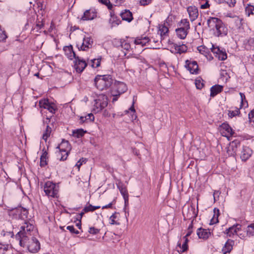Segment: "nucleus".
<instances>
[{"mask_svg": "<svg viewBox=\"0 0 254 254\" xmlns=\"http://www.w3.org/2000/svg\"><path fill=\"white\" fill-rule=\"evenodd\" d=\"M208 26L214 32L217 37L226 36L228 33V29L222 21L217 17H210L207 21Z\"/></svg>", "mask_w": 254, "mask_h": 254, "instance_id": "f257e3e1", "label": "nucleus"}, {"mask_svg": "<svg viewBox=\"0 0 254 254\" xmlns=\"http://www.w3.org/2000/svg\"><path fill=\"white\" fill-rule=\"evenodd\" d=\"M113 79L111 75H98L94 79V84L99 90H106L111 86Z\"/></svg>", "mask_w": 254, "mask_h": 254, "instance_id": "f03ea898", "label": "nucleus"}, {"mask_svg": "<svg viewBox=\"0 0 254 254\" xmlns=\"http://www.w3.org/2000/svg\"><path fill=\"white\" fill-rule=\"evenodd\" d=\"M44 190L47 196L57 197L59 192V186L52 182L47 181L44 185Z\"/></svg>", "mask_w": 254, "mask_h": 254, "instance_id": "7ed1b4c3", "label": "nucleus"}, {"mask_svg": "<svg viewBox=\"0 0 254 254\" xmlns=\"http://www.w3.org/2000/svg\"><path fill=\"white\" fill-rule=\"evenodd\" d=\"M108 98L105 95H100L98 98L94 100V109L93 110L98 113L108 105Z\"/></svg>", "mask_w": 254, "mask_h": 254, "instance_id": "20e7f679", "label": "nucleus"}, {"mask_svg": "<svg viewBox=\"0 0 254 254\" xmlns=\"http://www.w3.org/2000/svg\"><path fill=\"white\" fill-rule=\"evenodd\" d=\"M127 90V86L124 82L115 81L111 93L113 96H120L126 92Z\"/></svg>", "mask_w": 254, "mask_h": 254, "instance_id": "39448f33", "label": "nucleus"}, {"mask_svg": "<svg viewBox=\"0 0 254 254\" xmlns=\"http://www.w3.org/2000/svg\"><path fill=\"white\" fill-rule=\"evenodd\" d=\"M39 106L40 108L48 110L52 115L55 114L58 110L56 105L52 102H50L47 99L40 100Z\"/></svg>", "mask_w": 254, "mask_h": 254, "instance_id": "423d86ee", "label": "nucleus"}, {"mask_svg": "<svg viewBox=\"0 0 254 254\" xmlns=\"http://www.w3.org/2000/svg\"><path fill=\"white\" fill-rule=\"evenodd\" d=\"M57 148L60 149V151L62 155L60 160H65L69 153L68 149H70L68 141L63 140L61 144L57 147Z\"/></svg>", "mask_w": 254, "mask_h": 254, "instance_id": "0eeeda50", "label": "nucleus"}, {"mask_svg": "<svg viewBox=\"0 0 254 254\" xmlns=\"http://www.w3.org/2000/svg\"><path fill=\"white\" fill-rule=\"evenodd\" d=\"M28 251L31 253H37L40 249V244L38 240L35 238L32 237L28 244L26 247Z\"/></svg>", "mask_w": 254, "mask_h": 254, "instance_id": "6e6552de", "label": "nucleus"}, {"mask_svg": "<svg viewBox=\"0 0 254 254\" xmlns=\"http://www.w3.org/2000/svg\"><path fill=\"white\" fill-rule=\"evenodd\" d=\"M93 41L90 37H85L82 43H78L76 45L79 50L86 51L92 46Z\"/></svg>", "mask_w": 254, "mask_h": 254, "instance_id": "1a4fd4ad", "label": "nucleus"}, {"mask_svg": "<svg viewBox=\"0 0 254 254\" xmlns=\"http://www.w3.org/2000/svg\"><path fill=\"white\" fill-rule=\"evenodd\" d=\"M74 59V66L76 71L78 73L82 72L86 67L87 65V63L85 61L81 59L78 56H77Z\"/></svg>", "mask_w": 254, "mask_h": 254, "instance_id": "9d476101", "label": "nucleus"}, {"mask_svg": "<svg viewBox=\"0 0 254 254\" xmlns=\"http://www.w3.org/2000/svg\"><path fill=\"white\" fill-rule=\"evenodd\" d=\"M15 238L18 241L19 244L21 247L25 248L28 244V235H24L22 231L18 232L15 235Z\"/></svg>", "mask_w": 254, "mask_h": 254, "instance_id": "9b49d317", "label": "nucleus"}, {"mask_svg": "<svg viewBox=\"0 0 254 254\" xmlns=\"http://www.w3.org/2000/svg\"><path fill=\"white\" fill-rule=\"evenodd\" d=\"M117 186L121 193L123 196L125 205H126L128 202V194L127 187L121 181H119L117 183Z\"/></svg>", "mask_w": 254, "mask_h": 254, "instance_id": "f8f14e48", "label": "nucleus"}, {"mask_svg": "<svg viewBox=\"0 0 254 254\" xmlns=\"http://www.w3.org/2000/svg\"><path fill=\"white\" fill-rule=\"evenodd\" d=\"M186 67L190 73L194 74L198 73V66L196 62L187 61Z\"/></svg>", "mask_w": 254, "mask_h": 254, "instance_id": "ddd939ff", "label": "nucleus"}, {"mask_svg": "<svg viewBox=\"0 0 254 254\" xmlns=\"http://www.w3.org/2000/svg\"><path fill=\"white\" fill-rule=\"evenodd\" d=\"M252 153L253 151L249 147H243L240 156L242 160L243 161L247 160L251 156Z\"/></svg>", "mask_w": 254, "mask_h": 254, "instance_id": "4468645a", "label": "nucleus"}, {"mask_svg": "<svg viewBox=\"0 0 254 254\" xmlns=\"http://www.w3.org/2000/svg\"><path fill=\"white\" fill-rule=\"evenodd\" d=\"M34 227L32 224L25 222L24 224L21 227V230L19 232H25L23 233L24 235H28L29 237L32 235V232L34 230Z\"/></svg>", "mask_w": 254, "mask_h": 254, "instance_id": "2eb2a0df", "label": "nucleus"}, {"mask_svg": "<svg viewBox=\"0 0 254 254\" xmlns=\"http://www.w3.org/2000/svg\"><path fill=\"white\" fill-rule=\"evenodd\" d=\"M172 48L174 49V52L176 53H179L181 54L186 52L188 48L185 44H180V43L179 44L175 43H172L171 44Z\"/></svg>", "mask_w": 254, "mask_h": 254, "instance_id": "dca6fc26", "label": "nucleus"}, {"mask_svg": "<svg viewBox=\"0 0 254 254\" xmlns=\"http://www.w3.org/2000/svg\"><path fill=\"white\" fill-rule=\"evenodd\" d=\"M191 21L195 20L198 15V9L195 6H189L187 9Z\"/></svg>", "mask_w": 254, "mask_h": 254, "instance_id": "f3484780", "label": "nucleus"}, {"mask_svg": "<svg viewBox=\"0 0 254 254\" xmlns=\"http://www.w3.org/2000/svg\"><path fill=\"white\" fill-rule=\"evenodd\" d=\"M64 50L66 57L70 60L75 59L77 57L75 53L73 51L72 47L71 45L64 47Z\"/></svg>", "mask_w": 254, "mask_h": 254, "instance_id": "a211bd4d", "label": "nucleus"}, {"mask_svg": "<svg viewBox=\"0 0 254 254\" xmlns=\"http://www.w3.org/2000/svg\"><path fill=\"white\" fill-rule=\"evenodd\" d=\"M120 15L123 20L129 22L133 19L132 14L128 9H125L121 13Z\"/></svg>", "mask_w": 254, "mask_h": 254, "instance_id": "6ab92c4d", "label": "nucleus"}, {"mask_svg": "<svg viewBox=\"0 0 254 254\" xmlns=\"http://www.w3.org/2000/svg\"><path fill=\"white\" fill-rule=\"evenodd\" d=\"M234 244V241L231 240H228L226 242L224 246L222 249V251L224 254L229 253L233 249V246Z\"/></svg>", "mask_w": 254, "mask_h": 254, "instance_id": "aec40b11", "label": "nucleus"}, {"mask_svg": "<svg viewBox=\"0 0 254 254\" xmlns=\"http://www.w3.org/2000/svg\"><path fill=\"white\" fill-rule=\"evenodd\" d=\"M197 235L199 239L206 240L209 237L210 233L207 230L200 228L198 229L197 231Z\"/></svg>", "mask_w": 254, "mask_h": 254, "instance_id": "412c9836", "label": "nucleus"}, {"mask_svg": "<svg viewBox=\"0 0 254 254\" xmlns=\"http://www.w3.org/2000/svg\"><path fill=\"white\" fill-rule=\"evenodd\" d=\"M96 16V13L90 10H86L83 14L81 19L83 20H90L93 19Z\"/></svg>", "mask_w": 254, "mask_h": 254, "instance_id": "4be33fe9", "label": "nucleus"}, {"mask_svg": "<svg viewBox=\"0 0 254 254\" xmlns=\"http://www.w3.org/2000/svg\"><path fill=\"white\" fill-rule=\"evenodd\" d=\"M197 49L200 54L203 55L205 57L207 58V59L209 60H211L213 59V57H211V56L209 54V49L207 48L205 46H198Z\"/></svg>", "mask_w": 254, "mask_h": 254, "instance_id": "5701e85b", "label": "nucleus"}, {"mask_svg": "<svg viewBox=\"0 0 254 254\" xmlns=\"http://www.w3.org/2000/svg\"><path fill=\"white\" fill-rule=\"evenodd\" d=\"M221 127L225 131V136H232L235 133L231 127L227 124H222L221 126ZM223 133H224V132Z\"/></svg>", "mask_w": 254, "mask_h": 254, "instance_id": "b1692460", "label": "nucleus"}, {"mask_svg": "<svg viewBox=\"0 0 254 254\" xmlns=\"http://www.w3.org/2000/svg\"><path fill=\"white\" fill-rule=\"evenodd\" d=\"M223 90V86L220 85H215L211 87L210 95L212 97H214L217 94L220 93Z\"/></svg>", "mask_w": 254, "mask_h": 254, "instance_id": "393cba45", "label": "nucleus"}, {"mask_svg": "<svg viewBox=\"0 0 254 254\" xmlns=\"http://www.w3.org/2000/svg\"><path fill=\"white\" fill-rule=\"evenodd\" d=\"M188 30L178 28L176 29V34L181 39H185L188 34Z\"/></svg>", "mask_w": 254, "mask_h": 254, "instance_id": "a878e982", "label": "nucleus"}, {"mask_svg": "<svg viewBox=\"0 0 254 254\" xmlns=\"http://www.w3.org/2000/svg\"><path fill=\"white\" fill-rule=\"evenodd\" d=\"M0 254H11V248L7 244L0 243Z\"/></svg>", "mask_w": 254, "mask_h": 254, "instance_id": "bb28decb", "label": "nucleus"}, {"mask_svg": "<svg viewBox=\"0 0 254 254\" xmlns=\"http://www.w3.org/2000/svg\"><path fill=\"white\" fill-rule=\"evenodd\" d=\"M149 42H151V40L149 39L148 37H144L143 38H137L134 40V43L136 45H141L142 46H145Z\"/></svg>", "mask_w": 254, "mask_h": 254, "instance_id": "cd10ccee", "label": "nucleus"}, {"mask_svg": "<svg viewBox=\"0 0 254 254\" xmlns=\"http://www.w3.org/2000/svg\"><path fill=\"white\" fill-rule=\"evenodd\" d=\"M94 120V117L93 114L90 113L85 117L81 116L80 118V123L83 124L88 121L92 122Z\"/></svg>", "mask_w": 254, "mask_h": 254, "instance_id": "c85d7f7f", "label": "nucleus"}, {"mask_svg": "<svg viewBox=\"0 0 254 254\" xmlns=\"http://www.w3.org/2000/svg\"><path fill=\"white\" fill-rule=\"evenodd\" d=\"M214 211V215L212 218L211 219L210 222V225H213L214 224L217 223L218 222V216L219 215V210L218 209L215 208L213 210Z\"/></svg>", "mask_w": 254, "mask_h": 254, "instance_id": "c756f323", "label": "nucleus"}, {"mask_svg": "<svg viewBox=\"0 0 254 254\" xmlns=\"http://www.w3.org/2000/svg\"><path fill=\"white\" fill-rule=\"evenodd\" d=\"M233 21L234 22L236 27L239 29L241 28L244 23V19L238 16L234 17Z\"/></svg>", "mask_w": 254, "mask_h": 254, "instance_id": "7c9ffc66", "label": "nucleus"}, {"mask_svg": "<svg viewBox=\"0 0 254 254\" xmlns=\"http://www.w3.org/2000/svg\"><path fill=\"white\" fill-rule=\"evenodd\" d=\"M184 239H185V241L183 243V244H182V246H181V242H178V244H177V246L181 248V252L182 253L186 252V251H187V250L188 249V243L189 242L188 239L187 238H184Z\"/></svg>", "mask_w": 254, "mask_h": 254, "instance_id": "2f4dec72", "label": "nucleus"}, {"mask_svg": "<svg viewBox=\"0 0 254 254\" xmlns=\"http://www.w3.org/2000/svg\"><path fill=\"white\" fill-rule=\"evenodd\" d=\"M180 27L181 28L186 29V30H189L190 29V25L189 21L187 19H182L180 24H179Z\"/></svg>", "mask_w": 254, "mask_h": 254, "instance_id": "473e14b6", "label": "nucleus"}, {"mask_svg": "<svg viewBox=\"0 0 254 254\" xmlns=\"http://www.w3.org/2000/svg\"><path fill=\"white\" fill-rule=\"evenodd\" d=\"M86 131L84 130L83 129H77L72 131V135L73 136L77 138L82 137Z\"/></svg>", "mask_w": 254, "mask_h": 254, "instance_id": "72a5a7b5", "label": "nucleus"}, {"mask_svg": "<svg viewBox=\"0 0 254 254\" xmlns=\"http://www.w3.org/2000/svg\"><path fill=\"white\" fill-rule=\"evenodd\" d=\"M254 47V39L250 38L248 40L247 43L245 44V48L247 50H253Z\"/></svg>", "mask_w": 254, "mask_h": 254, "instance_id": "f704fd0d", "label": "nucleus"}, {"mask_svg": "<svg viewBox=\"0 0 254 254\" xmlns=\"http://www.w3.org/2000/svg\"><path fill=\"white\" fill-rule=\"evenodd\" d=\"M51 131V127H50L49 126L47 125L46 127V129L45 130L42 137L43 139L46 141H47L48 138L50 136Z\"/></svg>", "mask_w": 254, "mask_h": 254, "instance_id": "c9c22d12", "label": "nucleus"}, {"mask_svg": "<svg viewBox=\"0 0 254 254\" xmlns=\"http://www.w3.org/2000/svg\"><path fill=\"white\" fill-rule=\"evenodd\" d=\"M100 207V206H93L91 204H89L88 206L84 207L83 211H84L85 212L93 211L96 209H99Z\"/></svg>", "mask_w": 254, "mask_h": 254, "instance_id": "e433bc0d", "label": "nucleus"}, {"mask_svg": "<svg viewBox=\"0 0 254 254\" xmlns=\"http://www.w3.org/2000/svg\"><path fill=\"white\" fill-rule=\"evenodd\" d=\"M247 233L249 236H254V223L251 224L247 227Z\"/></svg>", "mask_w": 254, "mask_h": 254, "instance_id": "4c0bfd02", "label": "nucleus"}, {"mask_svg": "<svg viewBox=\"0 0 254 254\" xmlns=\"http://www.w3.org/2000/svg\"><path fill=\"white\" fill-rule=\"evenodd\" d=\"M47 152H45L44 153L42 154L40 157V165L41 167H44L47 165V162H46V156H47Z\"/></svg>", "mask_w": 254, "mask_h": 254, "instance_id": "58836bf2", "label": "nucleus"}, {"mask_svg": "<svg viewBox=\"0 0 254 254\" xmlns=\"http://www.w3.org/2000/svg\"><path fill=\"white\" fill-rule=\"evenodd\" d=\"M226 233L229 236L231 237L235 234H236V228L234 226L230 227L229 228L226 230Z\"/></svg>", "mask_w": 254, "mask_h": 254, "instance_id": "ea45409f", "label": "nucleus"}, {"mask_svg": "<svg viewBox=\"0 0 254 254\" xmlns=\"http://www.w3.org/2000/svg\"><path fill=\"white\" fill-rule=\"evenodd\" d=\"M159 31L160 32V36L162 37L166 35L169 30L167 26L165 25H162L160 27Z\"/></svg>", "mask_w": 254, "mask_h": 254, "instance_id": "a19ab883", "label": "nucleus"}, {"mask_svg": "<svg viewBox=\"0 0 254 254\" xmlns=\"http://www.w3.org/2000/svg\"><path fill=\"white\" fill-rule=\"evenodd\" d=\"M240 114V111L239 109L237 108H236L235 110L233 111H228V116L230 118H233L237 115H239Z\"/></svg>", "mask_w": 254, "mask_h": 254, "instance_id": "79ce46f5", "label": "nucleus"}, {"mask_svg": "<svg viewBox=\"0 0 254 254\" xmlns=\"http://www.w3.org/2000/svg\"><path fill=\"white\" fill-rule=\"evenodd\" d=\"M119 214L118 213L115 212L110 217V223L112 225H117L119 224V223L115 221V219L117 217V215Z\"/></svg>", "mask_w": 254, "mask_h": 254, "instance_id": "37998d69", "label": "nucleus"}, {"mask_svg": "<svg viewBox=\"0 0 254 254\" xmlns=\"http://www.w3.org/2000/svg\"><path fill=\"white\" fill-rule=\"evenodd\" d=\"M98 1L102 4L106 5L109 10H111L113 8V5L110 0H98Z\"/></svg>", "mask_w": 254, "mask_h": 254, "instance_id": "c03bdc74", "label": "nucleus"}, {"mask_svg": "<svg viewBox=\"0 0 254 254\" xmlns=\"http://www.w3.org/2000/svg\"><path fill=\"white\" fill-rule=\"evenodd\" d=\"M216 58H217L219 60L224 61L227 58V54L222 50L219 54L217 55Z\"/></svg>", "mask_w": 254, "mask_h": 254, "instance_id": "a18cd8bd", "label": "nucleus"}, {"mask_svg": "<svg viewBox=\"0 0 254 254\" xmlns=\"http://www.w3.org/2000/svg\"><path fill=\"white\" fill-rule=\"evenodd\" d=\"M101 59H94L91 60L92 66L94 68L98 67L100 65Z\"/></svg>", "mask_w": 254, "mask_h": 254, "instance_id": "49530a36", "label": "nucleus"}, {"mask_svg": "<svg viewBox=\"0 0 254 254\" xmlns=\"http://www.w3.org/2000/svg\"><path fill=\"white\" fill-rule=\"evenodd\" d=\"M211 52L215 55V57L221 52L222 50H220L218 47H215L214 45H212V47L210 48Z\"/></svg>", "mask_w": 254, "mask_h": 254, "instance_id": "de8ad7c7", "label": "nucleus"}, {"mask_svg": "<svg viewBox=\"0 0 254 254\" xmlns=\"http://www.w3.org/2000/svg\"><path fill=\"white\" fill-rule=\"evenodd\" d=\"M121 46L123 49L126 51H128L130 48V44L125 40H124L121 42Z\"/></svg>", "mask_w": 254, "mask_h": 254, "instance_id": "09e8293b", "label": "nucleus"}, {"mask_svg": "<svg viewBox=\"0 0 254 254\" xmlns=\"http://www.w3.org/2000/svg\"><path fill=\"white\" fill-rule=\"evenodd\" d=\"M254 10V6L249 5L248 6L246 7V12L248 14V16H250V14H253V11Z\"/></svg>", "mask_w": 254, "mask_h": 254, "instance_id": "8fccbe9b", "label": "nucleus"}, {"mask_svg": "<svg viewBox=\"0 0 254 254\" xmlns=\"http://www.w3.org/2000/svg\"><path fill=\"white\" fill-rule=\"evenodd\" d=\"M201 79H196L195 81V84L196 87L198 89H201L204 86L203 82Z\"/></svg>", "mask_w": 254, "mask_h": 254, "instance_id": "3c124183", "label": "nucleus"}, {"mask_svg": "<svg viewBox=\"0 0 254 254\" xmlns=\"http://www.w3.org/2000/svg\"><path fill=\"white\" fill-rule=\"evenodd\" d=\"M100 229L96 228L94 227H91L89 228L88 232L92 235H95L99 233Z\"/></svg>", "mask_w": 254, "mask_h": 254, "instance_id": "603ef678", "label": "nucleus"}, {"mask_svg": "<svg viewBox=\"0 0 254 254\" xmlns=\"http://www.w3.org/2000/svg\"><path fill=\"white\" fill-rule=\"evenodd\" d=\"M86 162V159L82 158L80 159V160L76 163L75 166L77 168L78 170H79L80 167L82 165V164L85 163Z\"/></svg>", "mask_w": 254, "mask_h": 254, "instance_id": "864d4df0", "label": "nucleus"}, {"mask_svg": "<svg viewBox=\"0 0 254 254\" xmlns=\"http://www.w3.org/2000/svg\"><path fill=\"white\" fill-rule=\"evenodd\" d=\"M240 95L241 96V108L244 106H245V102H244V100H245V103L246 104V106H248V102L246 100V97H245V95H244V94L240 92Z\"/></svg>", "mask_w": 254, "mask_h": 254, "instance_id": "5fc2aeb1", "label": "nucleus"}, {"mask_svg": "<svg viewBox=\"0 0 254 254\" xmlns=\"http://www.w3.org/2000/svg\"><path fill=\"white\" fill-rule=\"evenodd\" d=\"M66 229L69 230L72 234H78L79 233V231L76 230L73 226H68L66 227Z\"/></svg>", "mask_w": 254, "mask_h": 254, "instance_id": "6e6d98bb", "label": "nucleus"}, {"mask_svg": "<svg viewBox=\"0 0 254 254\" xmlns=\"http://www.w3.org/2000/svg\"><path fill=\"white\" fill-rule=\"evenodd\" d=\"M248 116L250 122L254 125V109L249 113Z\"/></svg>", "mask_w": 254, "mask_h": 254, "instance_id": "4d7b16f0", "label": "nucleus"}, {"mask_svg": "<svg viewBox=\"0 0 254 254\" xmlns=\"http://www.w3.org/2000/svg\"><path fill=\"white\" fill-rule=\"evenodd\" d=\"M1 234L3 236H8V237H12V236L13 235V233L10 232H5L4 231H3L1 233Z\"/></svg>", "mask_w": 254, "mask_h": 254, "instance_id": "13d9d810", "label": "nucleus"}, {"mask_svg": "<svg viewBox=\"0 0 254 254\" xmlns=\"http://www.w3.org/2000/svg\"><path fill=\"white\" fill-rule=\"evenodd\" d=\"M151 0H140V3L141 5H146L148 4Z\"/></svg>", "mask_w": 254, "mask_h": 254, "instance_id": "bf43d9fd", "label": "nucleus"}, {"mask_svg": "<svg viewBox=\"0 0 254 254\" xmlns=\"http://www.w3.org/2000/svg\"><path fill=\"white\" fill-rule=\"evenodd\" d=\"M113 202L114 201H112V202L109 203L108 204L102 206V208L104 209L106 208H112V206L114 204Z\"/></svg>", "mask_w": 254, "mask_h": 254, "instance_id": "052dcab7", "label": "nucleus"}, {"mask_svg": "<svg viewBox=\"0 0 254 254\" xmlns=\"http://www.w3.org/2000/svg\"><path fill=\"white\" fill-rule=\"evenodd\" d=\"M227 3L230 7H233L235 5V4L236 3V0H229V1L227 2Z\"/></svg>", "mask_w": 254, "mask_h": 254, "instance_id": "680f3d73", "label": "nucleus"}, {"mask_svg": "<svg viewBox=\"0 0 254 254\" xmlns=\"http://www.w3.org/2000/svg\"><path fill=\"white\" fill-rule=\"evenodd\" d=\"M209 7V4L208 1H206L204 4L201 5L200 8L201 9H206Z\"/></svg>", "mask_w": 254, "mask_h": 254, "instance_id": "e2e57ef3", "label": "nucleus"}, {"mask_svg": "<svg viewBox=\"0 0 254 254\" xmlns=\"http://www.w3.org/2000/svg\"><path fill=\"white\" fill-rule=\"evenodd\" d=\"M20 211L21 213L23 214V215L27 217L28 214V211L27 209H24L23 208H20Z\"/></svg>", "mask_w": 254, "mask_h": 254, "instance_id": "0e129e2a", "label": "nucleus"}, {"mask_svg": "<svg viewBox=\"0 0 254 254\" xmlns=\"http://www.w3.org/2000/svg\"><path fill=\"white\" fill-rule=\"evenodd\" d=\"M192 230L188 229V232H187V234L186 235V236L184 237V238H188V237H189L191 235V234L192 233Z\"/></svg>", "mask_w": 254, "mask_h": 254, "instance_id": "69168bd1", "label": "nucleus"}, {"mask_svg": "<svg viewBox=\"0 0 254 254\" xmlns=\"http://www.w3.org/2000/svg\"><path fill=\"white\" fill-rule=\"evenodd\" d=\"M134 101H133V103H132V106L130 107V108L129 109V110L130 111H131V112H133V113L135 112V109H134Z\"/></svg>", "mask_w": 254, "mask_h": 254, "instance_id": "338daca9", "label": "nucleus"}, {"mask_svg": "<svg viewBox=\"0 0 254 254\" xmlns=\"http://www.w3.org/2000/svg\"><path fill=\"white\" fill-rule=\"evenodd\" d=\"M233 226H234V227H236V232H237V231H239L241 229V226L239 224H237L236 225H233Z\"/></svg>", "mask_w": 254, "mask_h": 254, "instance_id": "774afa93", "label": "nucleus"}]
</instances>
